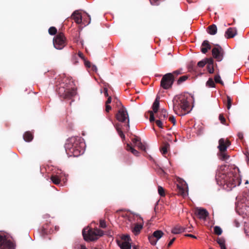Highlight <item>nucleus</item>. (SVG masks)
<instances>
[{"mask_svg": "<svg viewBox=\"0 0 249 249\" xmlns=\"http://www.w3.org/2000/svg\"><path fill=\"white\" fill-rule=\"evenodd\" d=\"M71 17L77 24H80L82 22V16L77 11H74Z\"/></svg>", "mask_w": 249, "mask_h": 249, "instance_id": "nucleus-18", "label": "nucleus"}, {"mask_svg": "<svg viewBox=\"0 0 249 249\" xmlns=\"http://www.w3.org/2000/svg\"><path fill=\"white\" fill-rule=\"evenodd\" d=\"M134 249H137L136 247H134Z\"/></svg>", "mask_w": 249, "mask_h": 249, "instance_id": "nucleus-64", "label": "nucleus"}, {"mask_svg": "<svg viewBox=\"0 0 249 249\" xmlns=\"http://www.w3.org/2000/svg\"><path fill=\"white\" fill-rule=\"evenodd\" d=\"M206 64V61L205 59H203L201 61H200L197 63V68H203L205 66V65Z\"/></svg>", "mask_w": 249, "mask_h": 249, "instance_id": "nucleus-40", "label": "nucleus"}, {"mask_svg": "<svg viewBox=\"0 0 249 249\" xmlns=\"http://www.w3.org/2000/svg\"><path fill=\"white\" fill-rule=\"evenodd\" d=\"M53 44L56 49H63L66 45V38L64 34L62 33L58 34L53 38Z\"/></svg>", "mask_w": 249, "mask_h": 249, "instance_id": "nucleus-9", "label": "nucleus"}, {"mask_svg": "<svg viewBox=\"0 0 249 249\" xmlns=\"http://www.w3.org/2000/svg\"><path fill=\"white\" fill-rule=\"evenodd\" d=\"M148 113L150 114V118H149L150 122H152L155 121V117H154V113L151 110L148 111Z\"/></svg>", "mask_w": 249, "mask_h": 249, "instance_id": "nucleus-42", "label": "nucleus"}, {"mask_svg": "<svg viewBox=\"0 0 249 249\" xmlns=\"http://www.w3.org/2000/svg\"><path fill=\"white\" fill-rule=\"evenodd\" d=\"M57 33V29L55 27H51L49 29V33L51 35H54L56 34Z\"/></svg>", "mask_w": 249, "mask_h": 249, "instance_id": "nucleus-34", "label": "nucleus"}, {"mask_svg": "<svg viewBox=\"0 0 249 249\" xmlns=\"http://www.w3.org/2000/svg\"><path fill=\"white\" fill-rule=\"evenodd\" d=\"M188 77H189L187 75H183V76L180 77L177 81V84L178 85H180L183 82L187 80L188 79Z\"/></svg>", "mask_w": 249, "mask_h": 249, "instance_id": "nucleus-29", "label": "nucleus"}, {"mask_svg": "<svg viewBox=\"0 0 249 249\" xmlns=\"http://www.w3.org/2000/svg\"><path fill=\"white\" fill-rule=\"evenodd\" d=\"M211 49V46L209 42L207 40L203 41L201 47V52L205 54L208 52V50H210Z\"/></svg>", "mask_w": 249, "mask_h": 249, "instance_id": "nucleus-15", "label": "nucleus"}, {"mask_svg": "<svg viewBox=\"0 0 249 249\" xmlns=\"http://www.w3.org/2000/svg\"><path fill=\"white\" fill-rule=\"evenodd\" d=\"M237 34V31L235 28H229L225 33V36L227 38L233 37Z\"/></svg>", "mask_w": 249, "mask_h": 249, "instance_id": "nucleus-16", "label": "nucleus"}, {"mask_svg": "<svg viewBox=\"0 0 249 249\" xmlns=\"http://www.w3.org/2000/svg\"><path fill=\"white\" fill-rule=\"evenodd\" d=\"M0 248L1 249H15L13 243L8 240L5 235H0Z\"/></svg>", "mask_w": 249, "mask_h": 249, "instance_id": "nucleus-11", "label": "nucleus"}, {"mask_svg": "<svg viewBox=\"0 0 249 249\" xmlns=\"http://www.w3.org/2000/svg\"><path fill=\"white\" fill-rule=\"evenodd\" d=\"M131 240L130 237L128 235H123L122 237V241L120 242H129Z\"/></svg>", "mask_w": 249, "mask_h": 249, "instance_id": "nucleus-39", "label": "nucleus"}, {"mask_svg": "<svg viewBox=\"0 0 249 249\" xmlns=\"http://www.w3.org/2000/svg\"><path fill=\"white\" fill-rule=\"evenodd\" d=\"M185 231V229L179 225H177L173 228L171 232L173 234H179Z\"/></svg>", "mask_w": 249, "mask_h": 249, "instance_id": "nucleus-19", "label": "nucleus"}, {"mask_svg": "<svg viewBox=\"0 0 249 249\" xmlns=\"http://www.w3.org/2000/svg\"><path fill=\"white\" fill-rule=\"evenodd\" d=\"M57 91L60 97L67 99H71L76 94V90L74 89H66L63 87H59Z\"/></svg>", "mask_w": 249, "mask_h": 249, "instance_id": "nucleus-8", "label": "nucleus"}, {"mask_svg": "<svg viewBox=\"0 0 249 249\" xmlns=\"http://www.w3.org/2000/svg\"><path fill=\"white\" fill-rule=\"evenodd\" d=\"M205 60L207 65H213L214 61L213 58H206Z\"/></svg>", "mask_w": 249, "mask_h": 249, "instance_id": "nucleus-41", "label": "nucleus"}, {"mask_svg": "<svg viewBox=\"0 0 249 249\" xmlns=\"http://www.w3.org/2000/svg\"><path fill=\"white\" fill-rule=\"evenodd\" d=\"M90 68H91V70L94 71H96L97 70V68L96 66H95L94 65L91 66V67Z\"/></svg>", "mask_w": 249, "mask_h": 249, "instance_id": "nucleus-58", "label": "nucleus"}, {"mask_svg": "<svg viewBox=\"0 0 249 249\" xmlns=\"http://www.w3.org/2000/svg\"><path fill=\"white\" fill-rule=\"evenodd\" d=\"M23 139L26 142H29L33 140V136L30 132L27 131L24 134Z\"/></svg>", "mask_w": 249, "mask_h": 249, "instance_id": "nucleus-26", "label": "nucleus"}, {"mask_svg": "<svg viewBox=\"0 0 249 249\" xmlns=\"http://www.w3.org/2000/svg\"><path fill=\"white\" fill-rule=\"evenodd\" d=\"M104 94L106 96H108V94L107 93V89H104Z\"/></svg>", "mask_w": 249, "mask_h": 249, "instance_id": "nucleus-60", "label": "nucleus"}, {"mask_svg": "<svg viewBox=\"0 0 249 249\" xmlns=\"http://www.w3.org/2000/svg\"><path fill=\"white\" fill-rule=\"evenodd\" d=\"M150 3L153 5H158L160 0H149Z\"/></svg>", "mask_w": 249, "mask_h": 249, "instance_id": "nucleus-48", "label": "nucleus"}, {"mask_svg": "<svg viewBox=\"0 0 249 249\" xmlns=\"http://www.w3.org/2000/svg\"><path fill=\"white\" fill-rule=\"evenodd\" d=\"M81 139L77 137H71L67 140L65 144L66 151L68 154L77 157L83 153V149L80 142Z\"/></svg>", "mask_w": 249, "mask_h": 249, "instance_id": "nucleus-3", "label": "nucleus"}, {"mask_svg": "<svg viewBox=\"0 0 249 249\" xmlns=\"http://www.w3.org/2000/svg\"><path fill=\"white\" fill-rule=\"evenodd\" d=\"M158 193L161 196H165L164 189L161 186H158Z\"/></svg>", "mask_w": 249, "mask_h": 249, "instance_id": "nucleus-37", "label": "nucleus"}, {"mask_svg": "<svg viewBox=\"0 0 249 249\" xmlns=\"http://www.w3.org/2000/svg\"><path fill=\"white\" fill-rule=\"evenodd\" d=\"M45 227L44 226H43V230H45Z\"/></svg>", "mask_w": 249, "mask_h": 249, "instance_id": "nucleus-63", "label": "nucleus"}, {"mask_svg": "<svg viewBox=\"0 0 249 249\" xmlns=\"http://www.w3.org/2000/svg\"><path fill=\"white\" fill-rule=\"evenodd\" d=\"M236 167L230 168L227 172L219 171L215 178L217 183L227 191H230L237 185H239L241 179Z\"/></svg>", "mask_w": 249, "mask_h": 249, "instance_id": "nucleus-1", "label": "nucleus"}, {"mask_svg": "<svg viewBox=\"0 0 249 249\" xmlns=\"http://www.w3.org/2000/svg\"><path fill=\"white\" fill-rule=\"evenodd\" d=\"M111 109V107L108 105H106V111L107 112H108Z\"/></svg>", "mask_w": 249, "mask_h": 249, "instance_id": "nucleus-52", "label": "nucleus"}, {"mask_svg": "<svg viewBox=\"0 0 249 249\" xmlns=\"http://www.w3.org/2000/svg\"><path fill=\"white\" fill-rule=\"evenodd\" d=\"M218 148L219 152L217 156L219 160L223 161H227L230 158V156L227 153V148L231 144V142L228 139L221 138L218 141Z\"/></svg>", "mask_w": 249, "mask_h": 249, "instance_id": "nucleus-5", "label": "nucleus"}, {"mask_svg": "<svg viewBox=\"0 0 249 249\" xmlns=\"http://www.w3.org/2000/svg\"><path fill=\"white\" fill-rule=\"evenodd\" d=\"M192 228H193V227L192 226H191L188 228H185V231H187L188 232H191V231H192Z\"/></svg>", "mask_w": 249, "mask_h": 249, "instance_id": "nucleus-55", "label": "nucleus"}, {"mask_svg": "<svg viewBox=\"0 0 249 249\" xmlns=\"http://www.w3.org/2000/svg\"><path fill=\"white\" fill-rule=\"evenodd\" d=\"M115 128L119 135V136L122 138L124 139L125 138V136L123 133V132L122 131L120 128H119L118 126L115 125Z\"/></svg>", "mask_w": 249, "mask_h": 249, "instance_id": "nucleus-36", "label": "nucleus"}, {"mask_svg": "<svg viewBox=\"0 0 249 249\" xmlns=\"http://www.w3.org/2000/svg\"><path fill=\"white\" fill-rule=\"evenodd\" d=\"M61 176L60 175H52L50 179L53 183L55 185H58L60 184L61 181Z\"/></svg>", "mask_w": 249, "mask_h": 249, "instance_id": "nucleus-20", "label": "nucleus"}, {"mask_svg": "<svg viewBox=\"0 0 249 249\" xmlns=\"http://www.w3.org/2000/svg\"><path fill=\"white\" fill-rule=\"evenodd\" d=\"M88 17L89 18V21H90V16L89 15H88ZM89 23H90V21H89Z\"/></svg>", "mask_w": 249, "mask_h": 249, "instance_id": "nucleus-62", "label": "nucleus"}, {"mask_svg": "<svg viewBox=\"0 0 249 249\" xmlns=\"http://www.w3.org/2000/svg\"><path fill=\"white\" fill-rule=\"evenodd\" d=\"M195 214L199 219L204 220H205L209 215L207 210L202 208H197L195 210Z\"/></svg>", "mask_w": 249, "mask_h": 249, "instance_id": "nucleus-13", "label": "nucleus"}, {"mask_svg": "<svg viewBox=\"0 0 249 249\" xmlns=\"http://www.w3.org/2000/svg\"><path fill=\"white\" fill-rule=\"evenodd\" d=\"M227 101L226 106H227L228 109H229L231 106L232 100H231V98L229 96H227Z\"/></svg>", "mask_w": 249, "mask_h": 249, "instance_id": "nucleus-35", "label": "nucleus"}, {"mask_svg": "<svg viewBox=\"0 0 249 249\" xmlns=\"http://www.w3.org/2000/svg\"><path fill=\"white\" fill-rule=\"evenodd\" d=\"M142 228V225L141 224H136L132 230V231L135 234H138Z\"/></svg>", "mask_w": 249, "mask_h": 249, "instance_id": "nucleus-28", "label": "nucleus"}, {"mask_svg": "<svg viewBox=\"0 0 249 249\" xmlns=\"http://www.w3.org/2000/svg\"><path fill=\"white\" fill-rule=\"evenodd\" d=\"M176 240V238H173L170 242L168 244V245H167V247L168 248H169L172 244L173 243H174V242L175 241V240Z\"/></svg>", "mask_w": 249, "mask_h": 249, "instance_id": "nucleus-51", "label": "nucleus"}, {"mask_svg": "<svg viewBox=\"0 0 249 249\" xmlns=\"http://www.w3.org/2000/svg\"><path fill=\"white\" fill-rule=\"evenodd\" d=\"M126 150L130 151L133 155L136 156H138L139 155V152L133 148L129 144H126Z\"/></svg>", "mask_w": 249, "mask_h": 249, "instance_id": "nucleus-27", "label": "nucleus"}, {"mask_svg": "<svg viewBox=\"0 0 249 249\" xmlns=\"http://www.w3.org/2000/svg\"><path fill=\"white\" fill-rule=\"evenodd\" d=\"M238 137L239 139H240V140H242L244 138L243 134L241 132H239L238 133Z\"/></svg>", "mask_w": 249, "mask_h": 249, "instance_id": "nucleus-54", "label": "nucleus"}, {"mask_svg": "<svg viewBox=\"0 0 249 249\" xmlns=\"http://www.w3.org/2000/svg\"><path fill=\"white\" fill-rule=\"evenodd\" d=\"M214 232L215 234L220 235L222 233V230L220 227L216 226L214 227Z\"/></svg>", "mask_w": 249, "mask_h": 249, "instance_id": "nucleus-30", "label": "nucleus"}, {"mask_svg": "<svg viewBox=\"0 0 249 249\" xmlns=\"http://www.w3.org/2000/svg\"><path fill=\"white\" fill-rule=\"evenodd\" d=\"M217 27L215 24L210 25L207 28L208 33L211 35H214L217 33Z\"/></svg>", "mask_w": 249, "mask_h": 249, "instance_id": "nucleus-21", "label": "nucleus"}, {"mask_svg": "<svg viewBox=\"0 0 249 249\" xmlns=\"http://www.w3.org/2000/svg\"><path fill=\"white\" fill-rule=\"evenodd\" d=\"M170 145L168 142H164L160 148V151L163 155L167 153L168 149L169 148Z\"/></svg>", "mask_w": 249, "mask_h": 249, "instance_id": "nucleus-24", "label": "nucleus"}, {"mask_svg": "<svg viewBox=\"0 0 249 249\" xmlns=\"http://www.w3.org/2000/svg\"><path fill=\"white\" fill-rule=\"evenodd\" d=\"M178 193L179 195L184 197L187 195V192L185 191L184 188L179 185H177Z\"/></svg>", "mask_w": 249, "mask_h": 249, "instance_id": "nucleus-23", "label": "nucleus"}, {"mask_svg": "<svg viewBox=\"0 0 249 249\" xmlns=\"http://www.w3.org/2000/svg\"><path fill=\"white\" fill-rule=\"evenodd\" d=\"M121 249H131V245L129 242H118Z\"/></svg>", "mask_w": 249, "mask_h": 249, "instance_id": "nucleus-22", "label": "nucleus"}, {"mask_svg": "<svg viewBox=\"0 0 249 249\" xmlns=\"http://www.w3.org/2000/svg\"><path fill=\"white\" fill-rule=\"evenodd\" d=\"M117 103H118L121 106V107L119 109L118 113L116 115L117 120L122 123L124 122L126 120H127V126L129 127V119L126 108L122 106L120 101H117Z\"/></svg>", "mask_w": 249, "mask_h": 249, "instance_id": "nucleus-6", "label": "nucleus"}, {"mask_svg": "<svg viewBox=\"0 0 249 249\" xmlns=\"http://www.w3.org/2000/svg\"><path fill=\"white\" fill-rule=\"evenodd\" d=\"M163 121L160 120H157L155 121V123L158 126H159L160 128H162L163 127V124L162 122Z\"/></svg>", "mask_w": 249, "mask_h": 249, "instance_id": "nucleus-44", "label": "nucleus"}, {"mask_svg": "<svg viewBox=\"0 0 249 249\" xmlns=\"http://www.w3.org/2000/svg\"><path fill=\"white\" fill-rule=\"evenodd\" d=\"M169 120L173 123V125H175L176 123V121L175 118L173 116H171L169 117Z\"/></svg>", "mask_w": 249, "mask_h": 249, "instance_id": "nucleus-49", "label": "nucleus"}, {"mask_svg": "<svg viewBox=\"0 0 249 249\" xmlns=\"http://www.w3.org/2000/svg\"><path fill=\"white\" fill-rule=\"evenodd\" d=\"M212 53L213 58L215 59L217 61H221L224 56V51L219 45L216 44L213 48Z\"/></svg>", "mask_w": 249, "mask_h": 249, "instance_id": "nucleus-10", "label": "nucleus"}, {"mask_svg": "<svg viewBox=\"0 0 249 249\" xmlns=\"http://www.w3.org/2000/svg\"><path fill=\"white\" fill-rule=\"evenodd\" d=\"M78 56L81 57L82 59H84V55L83 53L80 52H79L78 53Z\"/></svg>", "mask_w": 249, "mask_h": 249, "instance_id": "nucleus-57", "label": "nucleus"}, {"mask_svg": "<svg viewBox=\"0 0 249 249\" xmlns=\"http://www.w3.org/2000/svg\"><path fill=\"white\" fill-rule=\"evenodd\" d=\"M195 62L193 61H191L190 63L189 69H191L194 71H196L197 70V66H196Z\"/></svg>", "mask_w": 249, "mask_h": 249, "instance_id": "nucleus-32", "label": "nucleus"}, {"mask_svg": "<svg viewBox=\"0 0 249 249\" xmlns=\"http://www.w3.org/2000/svg\"><path fill=\"white\" fill-rule=\"evenodd\" d=\"M100 227L102 228H105L106 227V223L104 220L101 219L100 220Z\"/></svg>", "mask_w": 249, "mask_h": 249, "instance_id": "nucleus-47", "label": "nucleus"}, {"mask_svg": "<svg viewBox=\"0 0 249 249\" xmlns=\"http://www.w3.org/2000/svg\"><path fill=\"white\" fill-rule=\"evenodd\" d=\"M85 65L88 68H90L91 67V64L90 62L89 61H85Z\"/></svg>", "mask_w": 249, "mask_h": 249, "instance_id": "nucleus-50", "label": "nucleus"}, {"mask_svg": "<svg viewBox=\"0 0 249 249\" xmlns=\"http://www.w3.org/2000/svg\"><path fill=\"white\" fill-rule=\"evenodd\" d=\"M220 248H221V249H226V247L225 246V245L220 247Z\"/></svg>", "mask_w": 249, "mask_h": 249, "instance_id": "nucleus-61", "label": "nucleus"}, {"mask_svg": "<svg viewBox=\"0 0 249 249\" xmlns=\"http://www.w3.org/2000/svg\"><path fill=\"white\" fill-rule=\"evenodd\" d=\"M156 117L159 118V120L164 121L167 119L168 113L165 109H161L157 114Z\"/></svg>", "mask_w": 249, "mask_h": 249, "instance_id": "nucleus-17", "label": "nucleus"}, {"mask_svg": "<svg viewBox=\"0 0 249 249\" xmlns=\"http://www.w3.org/2000/svg\"><path fill=\"white\" fill-rule=\"evenodd\" d=\"M214 80L215 83H219L222 85H224L223 82L221 80V77L219 75L217 74L214 76Z\"/></svg>", "mask_w": 249, "mask_h": 249, "instance_id": "nucleus-31", "label": "nucleus"}, {"mask_svg": "<svg viewBox=\"0 0 249 249\" xmlns=\"http://www.w3.org/2000/svg\"><path fill=\"white\" fill-rule=\"evenodd\" d=\"M217 242L220 247L225 245V241L223 238H218L217 239Z\"/></svg>", "mask_w": 249, "mask_h": 249, "instance_id": "nucleus-43", "label": "nucleus"}, {"mask_svg": "<svg viewBox=\"0 0 249 249\" xmlns=\"http://www.w3.org/2000/svg\"><path fill=\"white\" fill-rule=\"evenodd\" d=\"M219 120L221 123L224 124H226V119L223 114H220L219 116Z\"/></svg>", "mask_w": 249, "mask_h": 249, "instance_id": "nucleus-45", "label": "nucleus"}, {"mask_svg": "<svg viewBox=\"0 0 249 249\" xmlns=\"http://www.w3.org/2000/svg\"><path fill=\"white\" fill-rule=\"evenodd\" d=\"M84 239L86 241H92L97 240L104 234L103 231L97 229L89 227L84 228L82 231Z\"/></svg>", "mask_w": 249, "mask_h": 249, "instance_id": "nucleus-4", "label": "nucleus"}, {"mask_svg": "<svg viewBox=\"0 0 249 249\" xmlns=\"http://www.w3.org/2000/svg\"><path fill=\"white\" fill-rule=\"evenodd\" d=\"M133 143L137 146L139 149L145 151V145L141 142L140 138L135 136V137L132 140Z\"/></svg>", "mask_w": 249, "mask_h": 249, "instance_id": "nucleus-14", "label": "nucleus"}, {"mask_svg": "<svg viewBox=\"0 0 249 249\" xmlns=\"http://www.w3.org/2000/svg\"><path fill=\"white\" fill-rule=\"evenodd\" d=\"M185 236H186V237H191V238H195V239H196L197 237L193 235V234H185Z\"/></svg>", "mask_w": 249, "mask_h": 249, "instance_id": "nucleus-53", "label": "nucleus"}, {"mask_svg": "<svg viewBox=\"0 0 249 249\" xmlns=\"http://www.w3.org/2000/svg\"><path fill=\"white\" fill-rule=\"evenodd\" d=\"M160 107V102L158 98H157L152 105L153 112L155 113L158 112Z\"/></svg>", "mask_w": 249, "mask_h": 249, "instance_id": "nucleus-25", "label": "nucleus"}, {"mask_svg": "<svg viewBox=\"0 0 249 249\" xmlns=\"http://www.w3.org/2000/svg\"><path fill=\"white\" fill-rule=\"evenodd\" d=\"M207 85L211 88L215 87V83L213 79L211 78H210L208 81L207 82Z\"/></svg>", "mask_w": 249, "mask_h": 249, "instance_id": "nucleus-33", "label": "nucleus"}, {"mask_svg": "<svg viewBox=\"0 0 249 249\" xmlns=\"http://www.w3.org/2000/svg\"><path fill=\"white\" fill-rule=\"evenodd\" d=\"M79 249H88L85 245H80Z\"/></svg>", "mask_w": 249, "mask_h": 249, "instance_id": "nucleus-59", "label": "nucleus"}, {"mask_svg": "<svg viewBox=\"0 0 249 249\" xmlns=\"http://www.w3.org/2000/svg\"><path fill=\"white\" fill-rule=\"evenodd\" d=\"M174 77L171 73L164 74L160 81V87L165 89H171L174 82Z\"/></svg>", "mask_w": 249, "mask_h": 249, "instance_id": "nucleus-7", "label": "nucleus"}, {"mask_svg": "<svg viewBox=\"0 0 249 249\" xmlns=\"http://www.w3.org/2000/svg\"><path fill=\"white\" fill-rule=\"evenodd\" d=\"M189 97L185 94L176 96L173 100V110L179 116H183L190 111V106L188 101Z\"/></svg>", "mask_w": 249, "mask_h": 249, "instance_id": "nucleus-2", "label": "nucleus"}, {"mask_svg": "<svg viewBox=\"0 0 249 249\" xmlns=\"http://www.w3.org/2000/svg\"><path fill=\"white\" fill-rule=\"evenodd\" d=\"M182 73V70H178L174 71L172 73H171V74H173V77H174L175 79L176 76H177L178 75L181 74Z\"/></svg>", "mask_w": 249, "mask_h": 249, "instance_id": "nucleus-38", "label": "nucleus"}, {"mask_svg": "<svg viewBox=\"0 0 249 249\" xmlns=\"http://www.w3.org/2000/svg\"><path fill=\"white\" fill-rule=\"evenodd\" d=\"M111 102V97L110 96H109L107 101L106 102V105H108Z\"/></svg>", "mask_w": 249, "mask_h": 249, "instance_id": "nucleus-56", "label": "nucleus"}, {"mask_svg": "<svg viewBox=\"0 0 249 249\" xmlns=\"http://www.w3.org/2000/svg\"><path fill=\"white\" fill-rule=\"evenodd\" d=\"M207 70L210 73H213L214 72L213 65H207Z\"/></svg>", "mask_w": 249, "mask_h": 249, "instance_id": "nucleus-46", "label": "nucleus"}, {"mask_svg": "<svg viewBox=\"0 0 249 249\" xmlns=\"http://www.w3.org/2000/svg\"><path fill=\"white\" fill-rule=\"evenodd\" d=\"M163 234L164 233L161 231L157 230L153 232L152 235L149 236V241L152 245H155L158 240L162 237Z\"/></svg>", "mask_w": 249, "mask_h": 249, "instance_id": "nucleus-12", "label": "nucleus"}]
</instances>
